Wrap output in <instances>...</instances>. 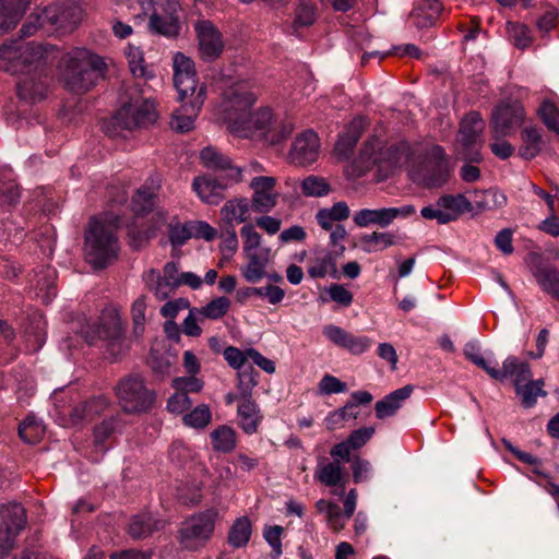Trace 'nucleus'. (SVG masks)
<instances>
[{"instance_id":"774afa93","label":"nucleus","mask_w":559,"mask_h":559,"mask_svg":"<svg viewBox=\"0 0 559 559\" xmlns=\"http://www.w3.org/2000/svg\"><path fill=\"white\" fill-rule=\"evenodd\" d=\"M192 402L186 392H180L179 390L173 394L168 402L167 408L169 412L175 414H181L190 408Z\"/></svg>"},{"instance_id":"a18cd8bd","label":"nucleus","mask_w":559,"mask_h":559,"mask_svg":"<svg viewBox=\"0 0 559 559\" xmlns=\"http://www.w3.org/2000/svg\"><path fill=\"white\" fill-rule=\"evenodd\" d=\"M249 262L241 267V274L249 283H257L265 276V262L257 253L247 254Z\"/></svg>"},{"instance_id":"412c9836","label":"nucleus","mask_w":559,"mask_h":559,"mask_svg":"<svg viewBox=\"0 0 559 559\" xmlns=\"http://www.w3.org/2000/svg\"><path fill=\"white\" fill-rule=\"evenodd\" d=\"M108 408V401L103 396H97L75 405L70 412V421L72 425H83L91 423L103 415Z\"/></svg>"},{"instance_id":"6ab92c4d","label":"nucleus","mask_w":559,"mask_h":559,"mask_svg":"<svg viewBox=\"0 0 559 559\" xmlns=\"http://www.w3.org/2000/svg\"><path fill=\"white\" fill-rule=\"evenodd\" d=\"M324 334L335 345L343 347L354 355L364 353L370 346V338L355 336L336 325H326Z\"/></svg>"},{"instance_id":"e2e57ef3","label":"nucleus","mask_w":559,"mask_h":559,"mask_svg":"<svg viewBox=\"0 0 559 559\" xmlns=\"http://www.w3.org/2000/svg\"><path fill=\"white\" fill-rule=\"evenodd\" d=\"M346 390V383L331 374H325L319 383V391L321 394L330 395L334 393H342Z\"/></svg>"},{"instance_id":"09e8293b","label":"nucleus","mask_w":559,"mask_h":559,"mask_svg":"<svg viewBox=\"0 0 559 559\" xmlns=\"http://www.w3.org/2000/svg\"><path fill=\"white\" fill-rule=\"evenodd\" d=\"M211 411L209 406L201 404L197 406L192 412L185 415L183 421L187 426L193 428H204L211 421Z\"/></svg>"},{"instance_id":"aec40b11","label":"nucleus","mask_w":559,"mask_h":559,"mask_svg":"<svg viewBox=\"0 0 559 559\" xmlns=\"http://www.w3.org/2000/svg\"><path fill=\"white\" fill-rule=\"evenodd\" d=\"M442 11L443 5L440 0H418L409 19L417 28H428L437 24Z\"/></svg>"},{"instance_id":"5fc2aeb1","label":"nucleus","mask_w":559,"mask_h":559,"mask_svg":"<svg viewBox=\"0 0 559 559\" xmlns=\"http://www.w3.org/2000/svg\"><path fill=\"white\" fill-rule=\"evenodd\" d=\"M318 479L325 486H337L342 479L338 462H332L321 467L318 473Z\"/></svg>"},{"instance_id":"e433bc0d","label":"nucleus","mask_w":559,"mask_h":559,"mask_svg":"<svg viewBox=\"0 0 559 559\" xmlns=\"http://www.w3.org/2000/svg\"><path fill=\"white\" fill-rule=\"evenodd\" d=\"M507 204L506 194L496 189L485 191H476L474 200V209L483 212L487 210L501 209Z\"/></svg>"},{"instance_id":"ea45409f","label":"nucleus","mask_w":559,"mask_h":559,"mask_svg":"<svg viewBox=\"0 0 559 559\" xmlns=\"http://www.w3.org/2000/svg\"><path fill=\"white\" fill-rule=\"evenodd\" d=\"M213 448L224 453L231 452L236 445L235 430L228 426H219L211 432Z\"/></svg>"},{"instance_id":"b1692460","label":"nucleus","mask_w":559,"mask_h":559,"mask_svg":"<svg viewBox=\"0 0 559 559\" xmlns=\"http://www.w3.org/2000/svg\"><path fill=\"white\" fill-rule=\"evenodd\" d=\"M31 0H0V33L4 34L16 27Z\"/></svg>"},{"instance_id":"ddd939ff","label":"nucleus","mask_w":559,"mask_h":559,"mask_svg":"<svg viewBox=\"0 0 559 559\" xmlns=\"http://www.w3.org/2000/svg\"><path fill=\"white\" fill-rule=\"evenodd\" d=\"M319 153V136L312 130H306L294 140L288 157L293 164L305 167L314 163Z\"/></svg>"},{"instance_id":"58836bf2","label":"nucleus","mask_w":559,"mask_h":559,"mask_svg":"<svg viewBox=\"0 0 559 559\" xmlns=\"http://www.w3.org/2000/svg\"><path fill=\"white\" fill-rule=\"evenodd\" d=\"M251 536V522L247 516L237 519L228 533V543L235 548L243 547Z\"/></svg>"},{"instance_id":"c756f323","label":"nucleus","mask_w":559,"mask_h":559,"mask_svg":"<svg viewBox=\"0 0 559 559\" xmlns=\"http://www.w3.org/2000/svg\"><path fill=\"white\" fill-rule=\"evenodd\" d=\"M179 0H156L154 2L153 14H158L162 17L169 20L168 28L166 29L167 38H176L180 33V22L178 12L180 10Z\"/></svg>"},{"instance_id":"7ed1b4c3","label":"nucleus","mask_w":559,"mask_h":559,"mask_svg":"<svg viewBox=\"0 0 559 559\" xmlns=\"http://www.w3.org/2000/svg\"><path fill=\"white\" fill-rule=\"evenodd\" d=\"M119 218L103 222L92 217L84 236L86 261L95 269L103 270L118 258L119 242L116 236Z\"/></svg>"},{"instance_id":"a878e982","label":"nucleus","mask_w":559,"mask_h":559,"mask_svg":"<svg viewBox=\"0 0 559 559\" xmlns=\"http://www.w3.org/2000/svg\"><path fill=\"white\" fill-rule=\"evenodd\" d=\"M515 377L514 384H524L532 380V370L528 362L520 361L516 357H508L503 364L502 369H495L491 372V378L497 381H503L508 377Z\"/></svg>"},{"instance_id":"1a4fd4ad","label":"nucleus","mask_w":559,"mask_h":559,"mask_svg":"<svg viewBox=\"0 0 559 559\" xmlns=\"http://www.w3.org/2000/svg\"><path fill=\"white\" fill-rule=\"evenodd\" d=\"M524 120V108L518 103H501L495 107L490 119L492 136L500 140L512 134Z\"/></svg>"},{"instance_id":"052dcab7","label":"nucleus","mask_w":559,"mask_h":559,"mask_svg":"<svg viewBox=\"0 0 559 559\" xmlns=\"http://www.w3.org/2000/svg\"><path fill=\"white\" fill-rule=\"evenodd\" d=\"M224 357L227 360L228 365L238 371L243 370V367H247V358L249 357L246 352H241L239 348L234 346H228L224 350Z\"/></svg>"},{"instance_id":"0eeeda50","label":"nucleus","mask_w":559,"mask_h":559,"mask_svg":"<svg viewBox=\"0 0 559 559\" xmlns=\"http://www.w3.org/2000/svg\"><path fill=\"white\" fill-rule=\"evenodd\" d=\"M217 514V510L211 508L187 519L179 531L181 546L188 550L203 547L214 532Z\"/></svg>"},{"instance_id":"49530a36","label":"nucleus","mask_w":559,"mask_h":559,"mask_svg":"<svg viewBox=\"0 0 559 559\" xmlns=\"http://www.w3.org/2000/svg\"><path fill=\"white\" fill-rule=\"evenodd\" d=\"M117 427V418L110 416L103 419L99 425L94 427V444L104 451V443L112 436Z\"/></svg>"},{"instance_id":"4c0bfd02","label":"nucleus","mask_w":559,"mask_h":559,"mask_svg":"<svg viewBox=\"0 0 559 559\" xmlns=\"http://www.w3.org/2000/svg\"><path fill=\"white\" fill-rule=\"evenodd\" d=\"M437 206L444 210V212L455 214V219L459 215L474 210L473 203L463 194H443L438 199Z\"/></svg>"},{"instance_id":"37998d69","label":"nucleus","mask_w":559,"mask_h":559,"mask_svg":"<svg viewBox=\"0 0 559 559\" xmlns=\"http://www.w3.org/2000/svg\"><path fill=\"white\" fill-rule=\"evenodd\" d=\"M174 84L179 94L180 102H189V99H193L199 88L203 85L198 84L197 74L195 75H181L174 76Z\"/></svg>"},{"instance_id":"3c124183","label":"nucleus","mask_w":559,"mask_h":559,"mask_svg":"<svg viewBox=\"0 0 559 559\" xmlns=\"http://www.w3.org/2000/svg\"><path fill=\"white\" fill-rule=\"evenodd\" d=\"M361 242L364 245H368V248H365L366 251L376 250L377 246H380L379 249H385L395 245V237L391 233H378L373 231L370 235H364L361 237Z\"/></svg>"},{"instance_id":"f3484780","label":"nucleus","mask_w":559,"mask_h":559,"mask_svg":"<svg viewBox=\"0 0 559 559\" xmlns=\"http://www.w3.org/2000/svg\"><path fill=\"white\" fill-rule=\"evenodd\" d=\"M200 158L206 168L213 171H226L224 180L230 182L241 181V168L233 166L231 160L214 147L203 148Z\"/></svg>"},{"instance_id":"cd10ccee","label":"nucleus","mask_w":559,"mask_h":559,"mask_svg":"<svg viewBox=\"0 0 559 559\" xmlns=\"http://www.w3.org/2000/svg\"><path fill=\"white\" fill-rule=\"evenodd\" d=\"M237 414L239 417V426L246 433L252 435L258 432L263 415L253 399L240 400L237 406Z\"/></svg>"},{"instance_id":"a211bd4d","label":"nucleus","mask_w":559,"mask_h":559,"mask_svg":"<svg viewBox=\"0 0 559 559\" xmlns=\"http://www.w3.org/2000/svg\"><path fill=\"white\" fill-rule=\"evenodd\" d=\"M81 19V10L75 7L50 5L45 8V21L50 26L64 32L76 27Z\"/></svg>"},{"instance_id":"39448f33","label":"nucleus","mask_w":559,"mask_h":559,"mask_svg":"<svg viewBox=\"0 0 559 559\" xmlns=\"http://www.w3.org/2000/svg\"><path fill=\"white\" fill-rule=\"evenodd\" d=\"M105 70L106 63L102 57L87 49H78L66 59L62 74L64 86L72 93H86L104 76Z\"/></svg>"},{"instance_id":"0e129e2a","label":"nucleus","mask_w":559,"mask_h":559,"mask_svg":"<svg viewBox=\"0 0 559 559\" xmlns=\"http://www.w3.org/2000/svg\"><path fill=\"white\" fill-rule=\"evenodd\" d=\"M464 355L468 360L485 370L488 376L491 377V372L496 368H492L487 364L484 357L479 354V348L475 343L469 342L464 346Z\"/></svg>"},{"instance_id":"603ef678","label":"nucleus","mask_w":559,"mask_h":559,"mask_svg":"<svg viewBox=\"0 0 559 559\" xmlns=\"http://www.w3.org/2000/svg\"><path fill=\"white\" fill-rule=\"evenodd\" d=\"M379 146V140L377 138L368 139L361 150L357 163L365 169H370L378 160L377 150Z\"/></svg>"},{"instance_id":"6e6d98bb","label":"nucleus","mask_w":559,"mask_h":559,"mask_svg":"<svg viewBox=\"0 0 559 559\" xmlns=\"http://www.w3.org/2000/svg\"><path fill=\"white\" fill-rule=\"evenodd\" d=\"M283 533V527L280 525L265 527L263 532V536L269 545L272 547L271 557L273 559H277L282 555V542L281 535Z\"/></svg>"},{"instance_id":"c9c22d12","label":"nucleus","mask_w":559,"mask_h":559,"mask_svg":"<svg viewBox=\"0 0 559 559\" xmlns=\"http://www.w3.org/2000/svg\"><path fill=\"white\" fill-rule=\"evenodd\" d=\"M317 20V5L309 0H297L295 19L292 22L294 33L301 27L311 26Z\"/></svg>"},{"instance_id":"2eb2a0df","label":"nucleus","mask_w":559,"mask_h":559,"mask_svg":"<svg viewBox=\"0 0 559 559\" xmlns=\"http://www.w3.org/2000/svg\"><path fill=\"white\" fill-rule=\"evenodd\" d=\"M276 179L269 176L254 177L250 187L253 189L251 207L258 213L270 212L277 203V193L274 192Z\"/></svg>"},{"instance_id":"680f3d73","label":"nucleus","mask_w":559,"mask_h":559,"mask_svg":"<svg viewBox=\"0 0 559 559\" xmlns=\"http://www.w3.org/2000/svg\"><path fill=\"white\" fill-rule=\"evenodd\" d=\"M53 275L55 272L50 269H47V273L37 282V287L39 292L43 293L41 299L45 304L50 302L52 297L56 296Z\"/></svg>"},{"instance_id":"69168bd1","label":"nucleus","mask_w":559,"mask_h":559,"mask_svg":"<svg viewBox=\"0 0 559 559\" xmlns=\"http://www.w3.org/2000/svg\"><path fill=\"white\" fill-rule=\"evenodd\" d=\"M174 76L197 74L193 60L182 52H177L174 57Z\"/></svg>"},{"instance_id":"423d86ee","label":"nucleus","mask_w":559,"mask_h":559,"mask_svg":"<svg viewBox=\"0 0 559 559\" xmlns=\"http://www.w3.org/2000/svg\"><path fill=\"white\" fill-rule=\"evenodd\" d=\"M119 405L126 414L148 413L155 405L156 392L146 385L143 376L136 372L122 377L115 386Z\"/></svg>"},{"instance_id":"c03bdc74","label":"nucleus","mask_w":559,"mask_h":559,"mask_svg":"<svg viewBox=\"0 0 559 559\" xmlns=\"http://www.w3.org/2000/svg\"><path fill=\"white\" fill-rule=\"evenodd\" d=\"M331 190V187L325 178L310 175L301 182V191L306 197H324Z\"/></svg>"},{"instance_id":"bb28decb","label":"nucleus","mask_w":559,"mask_h":559,"mask_svg":"<svg viewBox=\"0 0 559 559\" xmlns=\"http://www.w3.org/2000/svg\"><path fill=\"white\" fill-rule=\"evenodd\" d=\"M162 180L156 178L150 179L148 181L141 187L135 194L132 197V211L136 215H144L152 212L156 204V191L160 189Z\"/></svg>"},{"instance_id":"c85d7f7f","label":"nucleus","mask_w":559,"mask_h":559,"mask_svg":"<svg viewBox=\"0 0 559 559\" xmlns=\"http://www.w3.org/2000/svg\"><path fill=\"white\" fill-rule=\"evenodd\" d=\"M164 527V522L151 513L135 514L130 519L128 534L133 539H143Z\"/></svg>"},{"instance_id":"9b49d317","label":"nucleus","mask_w":559,"mask_h":559,"mask_svg":"<svg viewBox=\"0 0 559 559\" xmlns=\"http://www.w3.org/2000/svg\"><path fill=\"white\" fill-rule=\"evenodd\" d=\"M198 40L199 53L202 60L212 62L218 59L224 50L222 34L209 20L198 21L194 25Z\"/></svg>"},{"instance_id":"f257e3e1","label":"nucleus","mask_w":559,"mask_h":559,"mask_svg":"<svg viewBox=\"0 0 559 559\" xmlns=\"http://www.w3.org/2000/svg\"><path fill=\"white\" fill-rule=\"evenodd\" d=\"M24 44L3 43L0 46V69L17 74L16 93L27 104L41 102L48 90L47 69L40 60L23 57Z\"/></svg>"},{"instance_id":"4be33fe9","label":"nucleus","mask_w":559,"mask_h":559,"mask_svg":"<svg viewBox=\"0 0 559 559\" xmlns=\"http://www.w3.org/2000/svg\"><path fill=\"white\" fill-rule=\"evenodd\" d=\"M366 129V122L361 117L354 118L340 134L334 146V152L342 158H348Z\"/></svg>"},{"instance_id":"f8f14e48","label":"nucleus","mask_w":559,"mask_h":559,"mask_svg":"<svg viewBox=\"0 0 559 559\" xmlns=\"http://www.w3.org/2000/svg\"><path fill=\"white\" fill-rule=\"evenodd\" d=\"M449 177L450 169L444 150L436 145L429 153L420 182L428 189L440 188L448 182Z\"/></svg>"},{"instance_id":"6e6552de","label":"nucleus","mask_w":559,"mask_h":559,"mask_svg":"<svg viewBox=\"0 0 559 559\" xmlns=\"http://www.w3.org/2000/svg\"><path fill=\"white\" fill-rule=\"evenodd\" d=\"M0 559L7 557L14 545L16 535L25 527L26 512L20 503L3 504L0 508Z\"/></svg>"},{"instance_id":"2f4dec72","label":"nucleus","mask_w":559,"mask_h":559,"mask_svg":"<svg viewBox=\"0 0 559 559\" xmlns=\"http://www.w3.org/2000/svg\"><path fill=\"white\" fill-rule=\"evenodd\" d=\"M522 145L519 148V155L524 159H533L543 147V136L540 130L536 127H526L521 132Z\"/></svg>"},{"instance_id":"dca6fc26","label":"nucleus","mask_w":559,"mask_h":559,"mask_svg":"<svg viewBox=\"0 0 559 559\" xmlns=\"http://www.w3.org/2000/svg\"><path fill=\"white\" fill-rule=\"evenodd\" d=\"M530 257L532 274L542 289L559 300V271L554 266L545 265L538 253H531Z\"/></svg>"},{"instance_id":"de8ad7c7","label":"nucleus","mask_w":559,"mask_h":559,"mask_svg":"<svg viewBox=\"0 0 559 559\" xmlns=\"http://www.w3.org/2000/svg\"><path fill=\"white\" fill-rule=\"evenodd\" d=\"M538 115L548 130L559 134V109L549 100L543 102L538 109Z\"/></svg>"},{"instance_id":"a19ab883","label":"nucleus","mask_w":559,"mask_h":559,"mask_svg":"<svg viewBox=\"0 0 559 559\" xmlns=\"http://www.w3.org/2000/svg\"><path fill=\"white\" fill-rule=\"evenodd\" d=\"M238 383L237 389L240 393V400L252 399V390L258 385L257 377L259 372L252 365L243 367V370L237 372Z\"/></svg>"},{"instance_id":"72a5a7b5","label":"nucleus","mask_w":559,"mask_h":559,"mask_svg":"<svg viewBox=\"0 0 559 559\" xmlns=\"http://www.w3.org/2000/svg\"><path fill=\"white\" fill-rule=\"evenodd\" d=\"M544 385V379L528 380V382L524 384L515 383V393L520 396L521 404L524 408L533 407L536 404L538 396H547Z\"/></svg>"},{"instance_id":"9d476101","label":"nucleus","mask_w":559,"mask_h":559,"mask_svg":"<svg viewBox=\"0 0 559 559\" xmlns=\"http://www.w3.org/2000/svg\"><path fill=\"white\" fill-rule=\"evenodd\" d=\"M484 128L485 121L477 111H472L462 119L459 133L465 159L474 163L481 160V154L476 147V142Z\"/></svg>"},{"instance_id":"4d7b16f0","label":"nucleus","mask_w":559,"mask_h":559,"mask_svg":"<svg viewBox=\"0 0 559 559\" xmlns=\"http://www.w3.org/2000/svg\"><path fill=\"white\" fill-rule=\"evenodd\" d=\"M190 238H192L190 222L186 223L185 225H181L179 223L175 225H169V241L173 245V247L182 246Z\"/></svg>"},{"instance_id":"20e7f679","label":"nucleus","mask_w":559,"mask_h":559,"mask_svg":"<svg viewBox=\"0 0 559 559\" xmlns=\"http://www.w3.org/2000/svg\"><path fill=\"white\" fill-rule=\"evenodd\" d=\"M227 98L226 111L233 132H246L251 130L265 131L272 120L270 108H261L251 112L250 108L255 103V96L251 92L241 91L240 87H231L225 93Z\"/></svg>"},{"instance_id":"5701e85b","label":"nucleus","mask_w":559,"mask_h":559,"mask_svg":"<svg viewBox=\"0 0 559 559\" xmlns=\"http://www.w3.org/2000/svg\"><path fill=\"white\" fill-rule=\"evenodd\" d=\"M231 183L228 180L222 181L209 176L197 177L192 182L193 190L202 201L209 204H218L223 199V191Z\"/></svg>"},{"instance_id":"338daca9","label":"nucleus","mask_w":559,"mask_h":559,"mask_svg":"<svg viewBox=\"0 0 559 559\" xmlns=\"http://www.w3.org/2000/svg\"><path fill=\"white\" fill-rule=\"evenodd\" d=\"M190 228L192 238H203L211 241L217 236V230L203 221H191Z\"/></svg>"},{"instance_id":"393cba45","label":"nucleus","mask_w":559,"mask_h":559,"mask_svg":"<svg viewBox=\"0 0 559 559\" xmlns=\"http://www.w3.org/2000/svg\"><path fill=\"white\" fill-rule=\"evenodd\" d=\"M414 391L412 384H407L385 395L374 404V413L378 419L392 417L402 407V403L407 400Z\"/></svg>"},{"instance_id":"79ce46f5","label":"nucleus","mask_w":559,"mask_h":559,"mask_svg":"<svg viewBox=\"0 0 559 559\" xmlns=\"http://www.w3.org/2000/svg\"><path fill=\"white\" fill-rule=\"evenodd\" d=\"M230 300L227 297H216L202 308H194L198 314L205 319L218 320L230 309Z\"/></svg>"},{"instance_id":"f03ea898","label":"nucleus","mask_w":559,"mask_h":559,"mask_svg":"<svg viewBox=\"0 0 559 559\" xmlns=\"http://www.w3.org/2000/svg\"><path fill=\"white\" fill-rule=\"evenodd\" d=\"M157 120L155 103L144 98L134 86L126 91L122 105L117 112L103 123L109 136H117L122 130L147 128Z\"/></svg>"},{"instance_id":"8fccbe9b","label":"nucleus","mask_w":559,"mask_h":559,"mask_svg":"<svg viewBox=\"0 0 559 559\" xmlns=\"http://www.w3.org/2000/svg\"><path fill=\"white\" fill-rule=\"evenodd\" d=\"M508 33L514 45L520 49L527 48L532 43L531 31L524 24L511 23L507 25Z\"/></svg>"},{"instance_id":"864d4df0","label":"nucleus","mask_w":559,"mask_h":559,"mask_svg":"<svg viewBox=\"0 0 559 559\" xmlns=\"http://www.w3.org/2000/svg\"><path fill=\"white\" fill-rule=\"evenodd\" d=\"M45 24V8L40 12L31 13L20 29V38L33 36Z\"/></svg>"},{"instance_id":"473e14b6","label":"nucleus","mask_w":559,"mask_h":559,"mask_svg":"<svg viewBox=\"0 0 559 559\" xmlns=\"http://www.w3.org/2000/svg\"><path fill=\"white\" fill-rule=\"evenodd\" d=\"M95 333H97L100 340L106 342L124 334L119 314L116 311L103 313L95 329Z\"/></svg>"},{"instance_id":"bf43d9fd","label":"nucleus","mask_w":559,"mask_h":559,"mask_svg":"<svg viewBox=\"0 0 559 559\" xmlns=\"http://www.w3.org/2000/svg\"><path fill=\"white\" fill-rule=\"evenodd\" d=\"M240 235L245 239L243 241V251L248 253H253L252 251L260 247L261 245V235L254 229L251 224L245 225L240 229Z\"/></svg>"},{"instance_id":"4468645a","label":"nucleus","mask_w":559,"mask_h":559,"mask_svg":"<svg viewBox=\"0 0 559 559\" xmlns=\"http://www.w3.org/2000/svg\"><path fill=\"white\" fill-rule=\"evenodd\" d=\"M206 97V87L202 85L197 96L189 102H181L180 108L171 115L170 127L176 132L185 133L193 128L194 119L198 117Z\"/></svg>"},{"instance_id":"13d9d810","label":"nucleus","mask_w":559,"mask_h":559,"mask_svg":"<svg viewBox=\"0 0 559 559\" xmlns=\"http://www.w3.org/2000/svg\"><path fill=\"white\" fill-rule=\"evenodd\" d=\"M40 427L34 418H26L19 425V436L27 443H35L39 438Z\"/></svg>"},{"instance_id":"f704fd0d","label":"nucleus","mask_w":559,"mask_h":559,"mask_svg":"<svg viewBox=\"0 0 559 559\" xmlns=\"http://www.w3.org/2000/svg\"><path fill=\"white\" fill-rule=\"evenodd\" d=\"M354 222L357 226L365 227L370 224H377L381 227H386L392 223L391 211L389 207L379 210L364 209L354 215Z\"/></svg>"},{"instance_id":"7c9ffc66","label":"nucleus","mask_w":559,"mask_h":559,"mask_svg":"<svg viewBox=\"0 0 559 559\" xmlns=\"http://www.w3.org/2000/svg\"><path fill=\"white\" fill-rule=\"evenodd\" d=\"M344 251L345 247L341 245V247L333 252H326L321 257H317L312 265L308 269L309 276L312 278H321L330 274L333 277H337L336 258L342 255Z\"/></svg>"}]
</instances>
